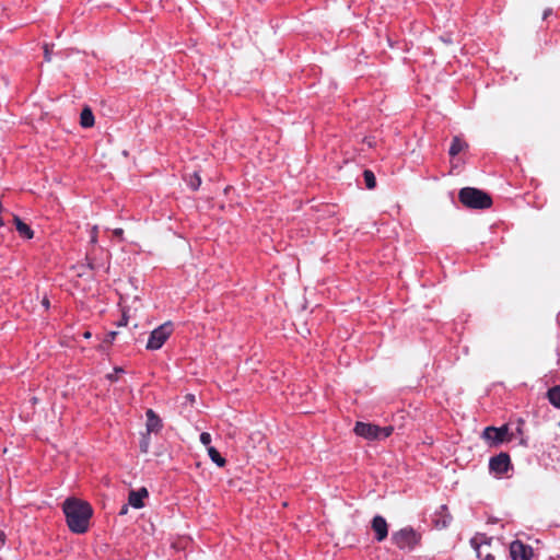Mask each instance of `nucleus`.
Segmentation results:
<instances>
[{
	"instance_id": "obj_11",
	"label": "nucleus",
	"mask_w": 560,
	"mask_h": 560,
	"mask_svg": "<svg viewBox=\"0 0 560 560\" xmlns=\"http://www.w3.org/2000/svg\"><path fill=\"white\" fill-rule=\"evenodd\" d=\"M147 416V432L148 433H159L163 427L162 420L160 417L152 410L148 409L145 412Z\"/></svg>"
},
{
	"instance_id": "obj_1",
	"label": "nucleus",
	"mask_w": 560,
	"mask_h": 560,
	"mask_svg": "<svg viewBox=\"0 0 560 560\" xmlns=\"http://www.w3.org/2000/svg\"><path fill=\"white\" fill-rule=\"evenodd\" d=\"M62 509L67 525L72 533L84 534L88 532L93 514L92 506L88 502L69 498L63 502Z\"/></svg>"
},
{
	"instance_id": "obj_12",
	"label": "nucleus",
	"mask_w": 560,
	"mask_h": 560,
	"mask_svg": "<svg viewBox=\"0 0 560 560\" xmlns=\"http://www.w3.org/2000/svg\"><path fill=\"white\" fill-rule=\"evenodd\" d=\"M141 308V302L138 296L133 298V301L130 305L122 306V316L121 319L118 322V326H126L129 320V314L130 312L137 313Z\"/></svg>"
},
{
	"instance_id": "obj_16",
	"label": "nucleus",
	"mask_w": 560,
	"mask_h": 560,
	"mask_svg": "<svg viewBox=\"0 0 560 560\" xmlns=\"http://www.w3.org/2000/svg\"><path fill=\"white\" fill-rule=\"evenodd\" d=\"M208 455L211 458V460L218 465L219 467L225 466V458L221 456V454L218 452V450L213 446H208L207 448Z\"/></svg>"
},
{
	"instance_id": "obj_23",
	"label": "nucleus",
	"mask_w": 560,
	"mask_h": 560,
	"mask_svg": "<svg viewBox=\"0 0 560 560\" xmlns=\"http://www.w3.org/2000/svg\"><path fill=\"white\" fill-rule=\"evenodd\" d=\"M122 230L121 229H116L114 231V235H115V240L114 242H124V238H122Z\"/></svg>"
},
{
	"instance_id": "obj_24",
	"label": "nucleus",
	"mask_w": 560,
	"mask_h": 560,
	"mask_svg": "<svg viewBox=\"0 0 560 560\" xmlns=\"http://www.w3.org/2000/svg\"><path fill=\"white\" fill-rule=\"evenodd\" d=\"M141 452L147 453L149 451V440L143 439V441L140 444Z\"/></svg>"
},
{
	"instance_id": "obj_31",
	"label": "nucleus",
	"mask_w": 560,
	"mask_h": 560,
	"mask_svg": "<svg viewBox=\"0 0 560 560\" xmlns=\"http://www.w3.org/2000/svg\"><path fill=\"white\" fill-rule=\"evenodd\" d=\"M91 336H92V334L90 331H85L83 334V337L86 338V339L91 338Z\"/></svg>"
},
{
	"instance_id": "obj_32",
	"label": "nucleus",
	"mask_w": 560,
	"mask_h": 560,
	"mask_svg": "<svg viewBox=\"0 0 560 560\" xmlns=\"http://www.w3.org/2000/svg\"><path fill=\"white\" fill-rule=\"evenodd\" d=\"M108 377H109L110 380H113V381H115V380H116V378H115V375H109Z\"/></svg>"
},
{
	"instance_id": "obj_33",
	"label": "nucleus",
	"mask_w": 560,
	"mask_h": 560,
	"mask_svg": "<svg viewBox=\"0 0 560 560\" xmlns=\"http://www.w3.org/2000/svg\"><path fill=\"white\" fill-rule=\"evenodd\" d=\"M115 371H116L117 373L122 372V370H121V369H116Z\"/></svg>"
},
{
	"instance_id": "obj_21",
	"label": "nucleus",
	"mask_w": 560,
	"mask_h": 560,
	"mask_svg": "<svg viewBox=\"0 0 560 560\" xmlns=\"http://www.w3.org/2000/svg\"><path fill=\"white\" fill-rule=\"evenodd\" d=\"M476 551H477V556L481 559V560H494V557L490 553H486L485 557L482 558V551H481V547L480 546H476Z\"/></svg>"
},
{
	"instance_id": "obj_10",
	"label": "nucleus",
	"mask_w": 560,
	"mask_h": 560,
	"mask_svg": "<svg viewBox=\"0 0 560 560\" xmlns=\"http://www.w3.org/2000/svg\"><path fill=\"white\" fill-rule=\"evenodd\" d=\"M13 224L15 226L16 232L23 240L28 241L34 237V231L20 217H13Z\"/></svg>"
},
{
	"instance_id": "obj_18",
	"label": "nucleus",
	"mask_w": 560,
	"mask_h": 560,
	"mask_svg": "<svg viewBox=\"0 0 560 560\" xmlns=\"http://www.w3.org/2000/svg\"><path fill=\"white\" fill-rule=\"evenodd\" d=\"M363 178L368 189H374L376 187V177L371 170L363 172Z\"/></svg>"
},
{
	"instance_id": "obj_14",
	"label": "nucleus",
	"mask_w": 560,
	"mask_h": 560,
	"mask_svg": "<svg viewBox=\"0 0 560 560\" xmlns=\"http://www.w3.org/2000/svg\"><path fill=\"white\" fill-rule=\"evenodd\" d=\"M468 149V143L462 139L459 136H455L453 137L452 139V143H451V147H450V150H448V154L454 158L456 156L457 154H459L460 152L465 151Z\"/></svg>"
},
{
	"instance_id": "obj_27",
	"label": "nucleus",
	"mask_w": 560,
	"mask_h": 560,
	"mask_svg": "<svg viewBox=\"0 0 560 560\" xmlns=\"http://www.w3.org/2000/svg\"><path fill=\"white\" fill-rule=\"evenodd\" d=\"M96 226L92 230L91 243H96Z\"/></svg>"
},
{
	"instance_id": "obj_20",
	"label": "nucleus",
	"mask_w": 560,
	"mask_h": 560,
	"mask_svg": "<svg viewBox=\"0 0 560 560\" xmlns=\"http://www.w3.org/2000/svg\"><path fill=\"white\" fill-rule=\"evenodd\" d=\"M200 442L206 445L207 447L210 446L211 443V435L208 432H202L200 434Z\"/></svg>"
},
{
	"instance_id": "obj_26",
	"label": "nucleus",
	"mask_w": 560,
	"mask_h": 560,
	"mask_svg": "<svg viewBox=\"0 0 560 560\" xmlns=\"http://www.w3.org/2000/svg\"><path fill=\"white\" fill-rule=\"evenodd\" d=\"M42 304H43V306H44L46 310H48V308H49L50 303H49V300H48V298H47V296H45V298L42 300Z\"/></svg>"
},
{
	"instance_id": "obj_6",
	"label": "nucleus",
	"mask_w": 560,
	"mask_h": 560,
	"mask_svg": "<svg viewBox=\"0 0 560 560\" xmlns=\"http://www.w3.org/2000/svg\"><path fill=\"white\" fill-rule=\"evenodd\" d=\"M482 439L486 440L491 446H497L505 441H511L509 435V427L506 424L495 428L487 427L482 432Z\"/></svg>"
},
{
	"instance_id": "obj_25",
	"label": "nucleus",
	"mask_w": 560,
	"mask_h": 560,
	"mask_svg": "<svg viewBox=\"0 0 560 560\" xmlns=\"http://www.w3.org/2000/svg\"><path fill=\"white\" fill-rule=\"evenodd\" d=\"M116 335H117V332H116V331H112V332H109V334L107 335L106 341H107V342H112V341L115 339Z\"/></svg>"
},
{
	"instance_id": "obj_29",
	"label": "nucleus",
	"mask_w": 560,
	"mask_h": 560,
	"mask_svg": "<svg viewBox=\"0 0 560 560\" xmlns=\"http://www.w3.org/2000/svg\"><path fill=\"white\" fill-rule=\"evenodd\" d=\"M128 513V505H124L119 512L120 515H125Z\"/></svg>"
},
{
	"instance_id": "obj_3",
	"label": "nucleus",
	"mask_w": 560,
	"mask_h": 560,
	"mask_svg": "<svg viewBox=\"0 0 560 560\" xmlns=\"http://www.w3.org/2000/svg\"><path fill=\"white\" fill-rule=\"evenodd\" d=\"M394 431L392 425L378 427L373 423L357 422L354 433L365 440L375 441L388 438Z\"/></svg>"
},
{
	"instance_id": "obj_22",
	"label": "nucleus",
	"mask_w": 560,
	"mask_h": 560,
	"mask_svg": "<svg viewBox=\"0 0 560 560\" xmlns=\"http://www.w3.org/2000/svg\"><path fill=\"white\" fill-rule=\"evenodd\" d=\"M44 57L47 62L51 60V50L47 44L44 46Z\"/></svg>"
},
{
	"instance_id": "obj_15",
	"label": "nucleus",
	"mask_w": 560,
	"mask_h": 560,
	"mask_svg": "<svg viewBox=\"0 0 560 560\" xmlns=\"http://www.w3.org/2000/svg\"><path fill=\"white\" fill-rule=\"evenodd\" d=\"M94 115L92 113V109L89 106H85L80 115V125L83 128H91L94 126Z\"/></svg>"
},
{
	"instance_id": "obj_2",
	"label": "nucleus",
	"mask_w": 560,
	"mask_h": 560,
	"mask_svg": "<svg viewBox=\"0 0 560 560\" xmlns=\"http://www.w3.org/2000/svg\"><path fill=\"white\" fill-rule=\"evenodd\" d=\"M459 201L470 209H488L492 205L489 194L474 187H464L458 192Z\"/></svg>"
},
{
	"instance_id": "obj_5",
	"label": "nucleus",
	"mask_w": 560,
	"mask_h": 560,
	"mask_svg": "<svg viewBox=\"0 0 560 560\" xmlns=\"http://www.w3.org/2000/svg\"><path fill=\"white\" fill-rule=\"evenodd\" d=\"M392 540L399 549H412L419 542V536L412 528H404L394 533Z\"/></svg>"
},
{
	"instance_id": "obj_7",
	"label": "nucleus",
	"mask_w": 560,
	"mask_h": 560,
	"mask_svg": "<svg viewBox=\"0 0 560 560\" xmlns=\"http://www.w3.org/2000/svg\"><path fill=\"white\" fill-rule=\"evenodd\" d=\"M510 555L513 560H529L533 557V549L520 540L510 545Z\"/></svg>"
},
{
	"instance_id": "obj_4",
	"label": "nucleus",
	"mask_w": 560,
	"mask_h": 560,
	"mask_svg": "<svg viewBox=\"0 0 560 560\" xmlns=\"http://www.w3.org/2000/svg\"><path fill=\"white\" fill-rule=\"evenodd\" d=\"M173 332V324L171 322H166L160 325L158 328L151 331L149 340L147 342V349L149 350H158L160 349L165 341L170 338Z\"/></svg>"
},
{
	"instance_id": "obj_8",
	"label": "nucleus",
	"mask_w": 560,
	"mask_h": 560,
	"mask_svg": "<svg viewBox=\"0 0 560 560\" xmlns=\"http://www.w3.org/2000/svg\"><path fill=\"white\" fill-rule=\"evenodd\" d=\"M511 466L510 456L506 453H500L490 458L489 468L495 474H504Z\"/></svg>"
},
{
	"instance_id": "obj_28",
	"label": "nucleus",
	"mask_w": 560,
	"mask_h": 560,
	"mask_svg": "<svg viewBox=\"0 0 560 560\" xmlns=\"http://www.w3.org/2000/svg\"><path fill=\"white\" fill-rule=\"evenodd\" d=\"M552 13L551 9H546L542 14V20H546Z\"/></svg>"
},
{
	"instance_id": "obj_19",
	"label": "nucleus",
	"mask_w": 560,
	"mask_h": 560,
	"mask_svg": "<svg viewBox=\"0 0 560 560\" xmlns=\"http://www.w3.org/2000/svg\"><path fill=\"white\" fill-rule=\"evenodd\" d=\"M187 185L192 189L197 190L201 185V178L197 172L186 177Z\"/></svg>"
},
{
	"instance_id": "obj_17",
	"label": "nucleus",
	"mask_w": 560,
	"mask_h": 560,
	"mask_svg": "<svg viewBox=\"0 0 560 560\" xmlns=\"http://www.w3.org/2000/svg\"><path fill=\"white\" fill-rule=\"evenodd\" d=\"M547 396L555 407L560 408V386L549 389Z\"/></svg>"
},
{
	"instance_id": "obj_30",
	"label": "nucleus",
	"mask_w": 560,
	"mask_h": 560,
	"mask_svg": "<svg viewBox=\"0 0 560 560\" xmlns=\"http://www.w3.org/2000/svg\"><path fill=\"white\" fill-rule=\"evenodd\" d=\"M4 544V534L0 532V547Z\"/></svg>"
},
{
	"instance_id": "obj_13",
	"label": "nucleus",
	"mask_w": 560,
	"mask_h": 560,
	"mask_svg": "<svg viewBox=\"0 0 560 560\" xmlns=\"http://www.w3.org/2000/svg\"><path fill=\"white\" fill-rule=\"evenodd\" d=\"M148 497V490L145 488H141L138 491H131L129 493L128 503L135 509H141L143 504V499Z\"/></svg>"
},
{
	"instance_id": "obj_9",
	"label": "nucleus",
	"mask_w": 560,
	"mask_h": 560,
	"mask_svg": "<svg viewBox=\"0 0 560 560\" xmlns=\"http://www.w3.org/2000/svg\"><path fill=\"white\" fill-rule=\"evenodd\" d=\"M372 528L375 532L376 540L382 541L387 537L388 534V525L384 517L377 515L372 521Z\"/></svg>"
}]
</instances>
